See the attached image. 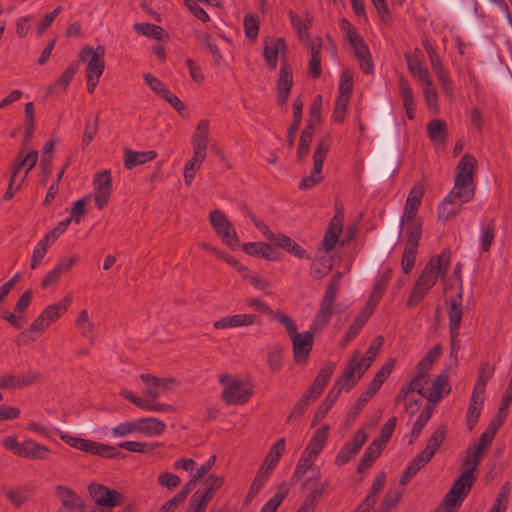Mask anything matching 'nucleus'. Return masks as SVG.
Here are the masks:
<instances>
[{"label": "nucleus", "instance_id": "obj_1", "mask_svg": "<svg viewBox=\"0 0 512 512\" xmlns=\"http://www.w3.org/2000/svg\"><path fill=\"white\" fill-rule=\"evenodd\" d=\"M219 382L224 386L222 400L228 405L245 404L253 394V386L249 382L231 374L220 375Z\"/></svg>", "mask_w": 512, "mask_h": 512}, {"label": "nucleus", "instance_id": "obj_2", "mask_svg": "<svg viewBox=\"0 0 512 512\" xmlns=\"http://www.w3.org/2000/svg\"><path fill=\"white\" fill-rule=\"evenodd\" d=\"M2 444L5 449L11 451L14 455L29 460L45 461L49 459L51 453L49 447L31 438L20 443L15 436H8L2 441Z\"/></svg>", "mask_w": 512, "mask_h": 512}, {"label": "nucleus", "instance_id": "obj_3", "mask_svg": "<svg viewBox=\"0 0 512 512\" xmlns=\"http://www.w3.org/2000/svg\"><path fill=\"white\" fill-rule=\"evenodd\" d=\"M450 265V251L443 250L441 254L431 257L425 265L416 283L430 290L439 277L446 276Z\"/></svg>", "mask_w": 512, "mask_h": 512}, {"label": "nucleus", "instance_id": "obj_4", "mask_svg": "<svg viewBox=\"0 0 512 512\" xmlns=\"http://www.w3.org/2000/svg\"><path fill=\"white\" fill-rule=\"evenodd\" d=\"M331 142L332 140L330 135H325L324 137L318 140L313 153V168L310 171V174L304 177L299 183L300 189H311L322 180V167L326 155L330 149Z\"/></svg>", "mask_w": 512, "mask_h": 512}, {"label": "nucleus", "instance_id": "obj_5", "mask_svg": "<svg viewBox=\"0 0 512 512\" xmlns=\"http://www.w3.org/2000/svg\"><path fill=\"white\" fill-rule=\"evenodd\" d=\"M210 223L222 242L231 249L238 248L240 242L237 233L225 214L220 210L210 213Z\"/></svg>", "mask_w": 512, "mask_h": 512}, {"label": "nucleus", "instance_id": "obj_6", "mask_svg": "<svg viewBox=\"0 0 512 512\" xmlns=\"http://www.w3.org/2000/svg\"><path fill=\"white\" fill-rule=\"evenodd\" d=\"M104 53L103 46H97L95 49L86 46L81 49L79 57L82 61H87L86 77L100 79L105 68Z\"/></svg>", "mask_w": 512, "mask_h": 512}, {"label": "nucleus", "instance_id": "obj_7", "mask_svg": "<svg viewBox=\"0 0 512 512\" xmlns=\"http://www.w3.org/2000/svg\"><path fill=\"white\" fill-rule=\"evenodd\" d=\"M55 495L59 500L57 512H86L83 498L69 487L56 486Z\"/></svg>", "mask_w": 512, "mask_h": 512}, {"label": "nucleus", "instance_id": "obj_8", "mask_svg": "<svg viewBox=\"0 0 512 512\" xmlns=\"http://www.w3.org/2000/svg\"><path fill=\"white\" fill-rule=\"evenodd\" d=\"M88 491L98 506L114 508L121 505L124 501V496L120 492L110 489L103 484L92 483L88 486Z\"/></svg>", "mask_w": 512, "mask_h": 512}, {"label": "nucleus", "instance_id": "obj_9", "mask_svg": "<svg viewBox=\"0 0 512 512\" xmlns=\"http://www.w3.org/2000/svg\"><path fill=\"white\" fill-rule=\"evenodd\" d=\"M448 319L451 343L454 346L459 336V330L463 316V293L462 288L456 296L451 297L448 301Z\"/></svg>", "mask_w": 512, "mask_h": 512}, {"label": "nucleus", "instance_id": "obj_10", "mask_svg": "<svg viewBox=\"0 0 512 512\" xmlns=\"http://www.w3.org/2000/svg\"><path fill=\"white\" fill-rule=\"evenodd\" d=\"M94 200L98 209L102 210L109 202L112 192V179L109 170L94 175Z\"/></svg>", "mask_w": 512, "mask_h": 512}, {"label": "nucleus", "instance_id": "obj_11", "mask_svg": "<svg viewBox=\"0 0 512 512\" xmlns=\"http://www.w3.org/2000/svg\"><path fill=\"white\" fill-rule=\"evenodd\" d=\"M367 441V434L363 429L353 435L352 441L345 443L335 457V464L342 466L356 456Z\"/></svg>", "mask_w": 512, "mask_h": 512}, {"label": "nucleus", "instance_id": "obj_12", "mask_svg": "<svg viewBox=\"0 0 512 512\" xmlns=\"http://www.w3.org/2000/svg\"><path fill=\"white\" fill-rule=\"evenodd\" d=\"M315 331H304L292 336L293 358L296 363H305L313 347V333Z\"/></svg>", "mask_w": 512, "mask_h": 512}, {"label": "nucleus", "instance_id": "obj_13", "mask_svg": "<svg viewBox=\"0 0 512 512\" xmlns=\"http://www.w3.org/2000/svg\"><path fill=\"white\" fill-rule=\"evenodd\" d=\"M344 214L342 211H337L333 218L330 220L327 230L322 239L321 245L325 252L332 251L339 241V237L343 232Z\"/></svg>", "mask_w": 512, "mask_h": 512}, {"label": "nucleus", "instance_id": "obj_14", "mask_svg": "<svg viewBox=\"0 0 512 512\" xmlns=\"http://www.w3.org/2000/svg\"><path fill=\"white\" fill-rule=\"evenodd\" d=\"M354 50V55L359 63V67L364 74H372L374 70L370 50L361 35L349 41Z\"/></svg>", "mask_w": 512, "mask_h": 512}, {"label": "nucleus", "instance_id": "obj_15", "mask_svg": "<svg viewBox=\"0 0 512 512\" xmlns=\"http://www.w3.org/2000/svg\"><path fill=\"white\" fill-rule=\"evenodd\" d=\"M286 50L287 45L284 38L270 37L264 40L263 57L269 69L274 70L277 67L279 54L285 53Z\"/></svg>", "mask_w": 512, "mask_h": 512}, {"label": "nucleus", "instance_id": "obj_16", "mask_svg": "<svg viewBox=\"0 0 512 512\" xmlns=\"http://www.w3.org/2000/svg\"><path fill=\"white\" fill-rule=\"evenodd\" d=\"M450 390L447 376L445 374H440L436 376L432 382L428 381L426 391L424 392V398L429 402L437 403L444 395L448 394Z\"/></svg>", "mask_w": 512, "mask_h": 512}, {"label": "nucleus", "instance_id": "obj_17", "mask_svg": "<svg viewBox=\"0 0 512 512\" xmlns=\"http://www.w3.org/2000/svg\"><path fill=\"white\" fill-rule=\"evenodd\" d=\"M422 197L423 190L421 187L415 186L410 190L405 202L403 215L401 217V226H404L406 222H412L415 220Z\"/></svg>", "mask_w": 512, "mask_h": 512}, {"label": "nucleus", "instance_id": "obj_18", "mask_svg": "<svg viewBox=\"0 0 512 512\" xmlns=\"http://www.w3.org/2000/svg\"><path fill=\"white\" fill-rule=\"evenodd\" d=\"M474 195V182L455 180L452 190L446 196H448V199H453L457 201L460 205H464L472 201Z\"/></svg>", "mask_w": 512, "mask_h": 512}, {"label": "nucleus", "instance_id": "obj_19", "mask_svg": "<svg viewBox=\"0 0 512 512\" xmlns=\"http://www.w3.org/2000/svg\"><path fill=\"white\" fill-rule=\"evenodd\" d=\"M329 435V426L323 425L315 431L308 444L306 445L303 453L311 456L317 460L319 454L325 447Z\"/></svg>", "mask_w": 512, "mask_h": 512}, {"label": "nucleus", "instance_id": "obj_20", "mask_svg": "<svg viewBox=\"0 0 512 512\" xmlns=\"http://www.w3.org/2000/svg\"><path fill=\"white\" fill-rule=\"evenodd\" d=\"M361 365L360 352L356 351L345 368L342 379L337 381V383L343 384V388L345 386L348 389L352 388L364 374V372H360Z\"/></svg>", "mask_w": 512, "mask_h": 512}, {"label": "nucleus", "instance_id": "obj_21", "mask_svg": "<svg viewBox=\"0 0 512 512\" xmlns=\"http://www.w3.org/2000/svg\"><path fill=\"white\" fill-rule=\"evenodd\" d=\"M289 19L293 29L296 31L299 40L304 44L308 45L311 42H314L310 39L309 28L312 25V18L308 13H306L305 17H300L297 13L290 10L289 11Z\"/></svg>", "mask_w": 512, "mask_h": 512}, {"label": "nucleus", "instance_id": "obj_22", "mask_svg": "<svg viewBox=\"0 0 512 512\" xmlns=\"http://www.w3.org/2000/svg\"><path fill=\"white\" fill-rule=\"evenodd\" d=\"M79 63L74 61L63 71L60 77H58L51 85L47 87L48 94H59L66 92L69 84L74 78L75 74L79 70Z\"/></svg>", "mask_w": 512, "mask_h": 512}, {"label": "nucleus", "instance_id": "obj_23", "mask_svg": "<svg viewBox=\"0 0 512 512\" xmlns=\"http://www.w3.org/2000/svg\"><path fill=\"white\" fill-rule=\"evenodd\" d=\"M256 322L257 317L254 314H235L215 321L213 326L215 329H227L250 326Z\"/></svg>", "mask_w": 512, "mask_h": 512}, {"label": "nucleus", "instance_id": "obj_24", "mask_svg": "<svg viewBox=\"0 0 512 512\" xmlns=\"http://www.w3.org/2000/svg\"><path fill=\"white\" fill-rule=\"evenodd\" d=\"M398 90L407 118L413 120L415 118L414 95L410 83L404 76L399 77Z\"/></svg>", "mask_w": 512, "mask_h": 512}, {"label": "nucleus", "instance_id": "obj_25", "mask_svg": "<svg viewBox=\"0 0 512 512\" xmlns=\"http://www.w3.org/2000/svg\"><path fill=\"white\" fill-rule=\"evenodd\" d=\"M477 161L471 154H464L455 169V180L474 182Z\"/></svg>", "mask_w": 512, "mask_h": 512}, {"label": "nucleus", "instance_id": "obj_26", "mask_svg": "<svg viewBox=\"0 0 512 512\" xmlns=\"http://www.w3.org/2000/svg\"><path fill=\"white\" fill-rule=\"evenodd\" d=\"M293 85V76L291 68L283 63L280 68L279 79L277 81L278 102L285 104L288 100L290 90Z\"/></svg>", "mask_w": 512, "mask_h": 512}, {"label": "nucleus", "instance_id": "obj_27", "mask_svg": "<svg viewBox=\"0 0 512 512\" xmlns=\"http://www.w3.org/2000/svg\"><path fill=\"white\" fill-rule=\"evenodd\" d=\"M209 141V122L201 120L196 126V129L191 138L193 152L206 155V150Z\"/></svg>", "mask_w": 512, "mask_h": 512}, {"label": "nucleus", "instance_id": "obj_28", "mask_svg": "<svg viewBox=\"0 0 512 512\" xmlns=\"http://www.w3.org/2000/svg\"><path fill=\"white\" fill-rule=\"evenodd\" d=\"M446 436V426L440 425L431 435L426 445V448L418 455L420 458L424 460V462L428 463L436 451L440 448Z\"/></svg>", "mask_w": 512, "mask_h": 512}, {"label": "nucleus", "instance_id": "obj_29", "mask_svg": "<svg viewBox=\"0 0 512 512\" xmlns=\"http://www.w3.org/2000/svg\"><path fill=\"white\" fill-rule=\"evenodd\" d=\"M427 136L438 147L443 146L448 136V126L441 119H433L427 124Z\"/></svg>", "mask_w": 512, "mask_h": 512}, {"label": "nucleus", "instance_id": "obj_30", "mask_svg": "<svg viewBox=\"0 0 512 512\" xmlns=\"http://www.w3.org/2000/svg\"><path fill=\"white\" fill-rule=\"evenodd\" d=\"M404 57L407 63L408 70L412 74V76L416 80L420 81L421 84H429L430 81L432 80V77L430 76L427 67L423 66L421 60L416 55H412L409 53H406Z\"/></svg>", "mask_w": 512, "mask_h": 512}, {"label": "nucleus", "instance_id": "obj_31", "mask_svg": "<svg viewBox=\"0 0 512 512\" xmlns=\"http://www.w3.org/2000/svg\"><path fill=\"white\" fill-rule=\"evenodd\" d=\"M124 154V165L127 169H133L138 165L153 161L157 157V153L154 150L133 151L132 149L126 148Z\"/></svg>", "mask_w": 512, "mask_h": 512}, {"label": "nucleus", "instance_id": "obj_32", "mask_svg": "<svg viewBox=\"0 0 512 512\" xmlns=\"http://www.w3.org/2000/svg\"><path fill=\"white\" fill-rule=\"evenodd\" d=\"M271 242L298 258L310 259V255L306 250L285 234H275L274 239H272Z\"/></svg>", "mask_w": 512, "mask_h": 512}, {"label": "nucleus", "instance_id": "obj_33", "mask_svg": "<svg viewBox=\"0 0 512 512\" xmlns=\"http://www.w3.org/2000/svg\"><path fill=\"white\" fill-rule=\"evenodd\" d=\"M72 303L71 296L67 295L59 302L54 303L52 305L47 306L42 312L41 315L46 319V321L52 325L55 323L70 307Z\"/></svg>", "mask_w": 512, "mask_h": 512}, {"label": "nucleus", "instance_id": "obj_34", "mask_svg": "<svg viewBox=\"0 0 512 512\" xmlns=\"http://www.w3.org/2000/svg\"><path fill=\"white\" fill-rule=\"evenodd\" d=\"M138 433L145 436H158L161 435L165 429L166 424L153 417L137 419Z\"/></svg>", "mask_w": 512, "mask_h": 512}, {"label": "nucleus", "instance_id": "obj_35", "mask_svg": "<svg viewBox=\"0 0 512 512\" xmlns=\"http://www.w3.org/2000/svg\"><path fill=\"white\" fill-rule=\"evenodd\" d=\"M475 482V476L470 471H463L459 478L454 482L448 492L465 499L469 494L473 484Z\"/></svg>", "mask_w": 512, "mask_h": 512}, {"label": "nucleus", "instance_id": "obj_36", "mask_svg": "<svg viewBox=\"0 0 512 512\" xmlns=\"http://www.w3.org/2000/svg\"><path fill=\"white\" fill-rule=\"evenodd\" d=\"M371 315V311L366 308L363 310L350 324L348 330L346 331L342 341L341 345L345 347L351 340H353L361 331L365 323L367 322L368 318Z\"/></svg>", "mask_w": 512, "mask_h": 512}, {"label": "nucleus", "instance_id": "obj_37", "mask_svg": "<svg viewBox=\"0 0 512 512\" xmlns=\"http://www.w3.org/2000/svg\"><path fill=\"white\" fill-rule=\"evenodd\" d=\"M284 452H285V439L280 438L271 447L261 468H263L266 471L271 473L273 471V469L276 467V465L278 464V462Z\"/></svg>", "mask_w": 512, "mask_h": 512}, {"label": "nucleus", "instance_id": "obj_38", "mask_svg": "<svg viewBox=\"0 0 512 512\" xmlns=\"http://www.w3.org/2000/svg\"><path fill=\"white\" fill-rule=\"evenodd\" d=\"M307 46L310 47L311 50V56L309 59V73L310 75L316 79L321 76V49H322V43L320 40L314 41L309 43Z\"/></svg>", "mask_w": 512, "mask_h": 512}, {"label": "nucleus", "instance_id": "obj_39", "mask_svg": "<svg viewBox=\"0 0 512 512\" xmlns=\"http://www.w3.org/2000/svg\"><path fill=\"white\" fill-rule=\"evenodd\" d=\"M496 222L491 219L487 224L480 227L479 246L481 252H488L495 238Z\"/></svg>", "mask_w": 512, "mask_h": 512}, {"label": "nucleus", "instance_id": "obj_40", "mask_svg": "<svg viewBox=\"0 0 512 512\" xmlns=\"http://www.w3.org/2000/svg\"><path fill=\"white\" fill-rule=\"evenodd\" d=\"M383 448L380 447L378 442H372L365 450L364 454L362 455L358 466L357 471L359 473L364 472L367 470L377 459V457L381 454Z\"/></svg>", "mask_w": 512, "mask_h": 512}, {"label": "nucleus", "instance_id": "obj_41", "mask_svg": "<svg viewBox=\"0 0 512 512\" xmlns=\"http://www.w3.org/2000/svg\"><path fill=\"white\" fill-rule=\"evenodd\" d=\"M333 305L331 302L321 301L320 309L311 324V330H321L329 322L333 314Z\"/></svg>", "mask_w": 512, "mask_h": 512}, {"label": "nucleus", "instance_id": "obj_42", "mask_svg": "<svg viewBox=\"0 0 512 512\" xmlns=\"http://www.w3.org/2000/svg\"><path fill=\"white\" fill-rule=\"evenodd\" d=\"M37 161H38V152L31 151L26 156H24L23 159L19 163H17L13 167V172H17V176H19L20 170L22 168L25 169L23 175L19 177V183L17 184L16 189H19L21 187V185L24 182V180L26 179L29 171L36 165Z\"/></svg>", "mask_w": 512, "mask_h": 512}, {"label": "nucleus", "instance_id": "obj_43", "mask_svg": "<svg viewBox=\"0 0 512 512\" xmlns=\"http://www.w3.org/2000/svg\"><path fill=\"white\" fill-rule=\"evenodd\" d=\"M461 206L457 201L448 199L446 196L438 206V219L448 221L461 212Z\"/></svg>", "mask_w": 512, "mask_h": 512}, {"label": "nucleus", "instance_id": "obj_44", "mask_svg": "<svg viewBox=\"0 0 512 512\" xmlns=\"http://www.w3.org/2000/svg\"><path fill=\"white\" fill-rule=\"evenodd\" d=\"M328 487V482H324L319 488L312 490L304 499L296 512H313L322 494Z\"/></svg>", "mask_w": 512, "mask_h": 512}, {"label": "nucleus", "instance_id": "obj_45", "mask_svg": "<svg viewBox=\"0 0 512 512\" xmlns=\"http://www.w3.org/2000/svg\"><path fill=\"white\" fill-rule=\"evenodd\" d=\"M242 250L252 256H261L264 259L272 260L274 256L271 247L264 242H247L243 244Z\"/></svg>", "mask_w": 512, "mask_h": 512}, {"label": "nucleus", "instance_id": "obj_46", "mask_svg": "<svg viewBox=\"0 0 512 512\" xmlns=\"http://www.w3.org/2000/svg\"><path fill=\"white\" fill-rule=\"evenodd\" d=\"M75 325L83 337L90 340L94 338L95 326L94 323L89 320L87 310H81L79 312V315L75 321Z\"/></svg>", "mask_w": 512, "mask_h": 512}, {"label": "nucleus", "instance_id": "obj_47", "mask_svg": "<svg viewBox=\"0 0 512 512\" xmlns=\"http://www.w3.org/2000/svg\"><path fill=\"white\" fill-rule=\"evenodd\" d=\"M223 483V477L216 474H210L205 479L202 487L197 490L212 500L215 496V493L222 487Z\"/></svg>", "mask_w": 512, "mask_h": 512}, {"label": "nucleus", "instance_id": "obj_48", "mask_svg": "<svg viewBox=\"0 0 512 512\" xmlns=\"http://www.w3.org/2000/svg\"><path fill=\"white\" fill-rule=\"evenodd\" d=\"M315 462H316L315 458H313L311 456H307L306 454H304L302 452V455L299 458L297 465L293 471V474L291 477L292 482L296 483L299 480H301L305 476L307 471L312 468V466L314 465Z\"/></svg>", "mask_w": 512, "mask_h": 512}, {"label": "nucleus", "instance_id": "obj_49", "mask_svg": "<svg viewBox=\"0 0 512 512\" xmlns=\"http://www.w3.org/2000/svg\"><path fill=\"white\" fill-rule=\"evenodd\" d=\"M428 375V372L422 371L420 368L416 367V374L407 385L408 389L411 392H417L421 397L424 398V392L426 391V386L428 385Z\"/></svg>", "mask_w": 512, "mask_h": 512}, {"label": "nucleus", "instance_id": "obj_50", "mask_svg": "<svg viewBox=\"0 0 512 512\" xmlns=\"http://www.w3.org/2000/svg\"><path fill=\"white\" fill-rule=\"evenodd\" d=\"M60 439L63 442H65L67 445L71 446L72 448L92 454L93 447H94L93 445H94L95 441L88 440V439H82V438L71 436L68 434H61Z\"/></svg>", "mask_w": 512, "mask_h": 512}, {"label": "nucleus", "instance_id": "obj_51", "mask_svg": "<svg viewBox=\"0 0 512 512\" xmlns=\"http://www.w3.org/2000/svg\"><path fill=\"white\" fill-rule=\"evenodd\" d=\"M402 228L406 230L408 235L406 245L411 244L412 246L418 247L422 235L421 223L413 220L412 222H406Z\"/></svg>", "mask_w": 512, "mask_h": 512}, {"label": "nucleus", "instance_id": "obj_52", "mask_svg": "<svg viewBox=\"0 0 512 512\" xmlns=\"http://www.w3.org/2000/svg\"><path fill=\"white\" fill-rule=\"evenodd\" d=\"M422 90L428 109L432 112H437L439 110V102L438 94L434 87L433 80H431L429 84H422Z\"/></svg>", "mask_w": 512, "mask_h": 512}, {"label": "nucleus", "instance_id": "obj_53", "mask_svg": "<svg viewBox=\"0 0 512 512\" xmlns=\"http://www.w3.org/2000/svg\"><path fill=\"white\" fill-rule=\"evenodd\" d=\"M382 338L378 337L376 338L369 346L368 350L365 353V356L360 355V372H365L372 364L376 354L378 353V350L381 346Z\"/></svg>", "mask_w": 512, "mask_h": 512}, {"label": "nucleus", "instance_id": "obj_54", "mask_svg": "<svg viewBox=\"0 0 512 512\" xmlns=\"http://www.w3.org/2000/svg\"><path fill=\"white\" fill-rule=\"evenodd\" d=\"M417 252L418 247L412 246L411 244L405 245L401 259V268L403 273L408 274L413 269Z\"/></svg>", "mask_w": 512, "mask_h": 512}, {"label": "nucleus", "instance_id": "obj_55", "mask_svg": "<svg viewBox=\"0 0 512 512\" xmlns=\"http://www.w3.org/2000/svg\"><path fill=\"white\" fill-rule=\"evenodd\" d=\"M270 474V472L266 471L263 468L259 469L248 490L247 499H253L259 493V491L262 489V487L269 479Z\"/></svg>", "mask_w": 512, "mask_h": 512}, {"label": "nucleus", "instance_id": "obj_56", "mask_svg": "<svg viewBox=\"0 0 512 512\" xmlns=\"http://www.w3.org/2000/svg\"><path fill=\"white\" fill-rule=\"evenodd\" d=\"M52 244L47 241V239L42 238L34 247L32 256H31V268L36 269L40 264L43 258L45 257L49 247Z\"/></svg>", "mask_w": 512, "mask_h": 512}, {"label": "nucleus", "instance_id": "obj_57", "mask_svg": "<svg viewBox=\"0 0 512 512\" xmlns=\"http://www.w3.org/2000/svg\"><path fill=\"white\" fill-rule=\"evenodd\" d=\"M271 316L285 328L290 338L298 333L294 320L283 311H275Z\"/></svg>", "mask_w": 512, "mask_h": 512}, {"label": "nucleus", "instance_id": "obj_58", "mask_svg": "<svg viewBox=\"0 0 512 512\" xmlns=\"http://www.w3.org/2000/svg\"><path fill=\"white\" fill-rule=\"evenodd\" d=\"M441 346L435 345L431 350L428 351V353L419 361L417 364V368H420L422 371H426L429 373L431 370L434 362L440 357L441 355Z\"/></svg>", "mask_w": 512, "mask_h": 512}, {"label": "nucleus", "instance_id": "obj_59", "mask_svg": "<svg viewBox=\"0 0 512 512\" xmlns=\"http://www.w3.org/2000/svg\"><path fill=\"white\" fill-rule=\"evenodd\" d=\"M140 379L145 384L144 394L156 399L160 396L158 387V378L151 374H141Z\"/></svg>", "mask_w": 512, "mask_h": 512}, {"label": "nucleus", "instance_id": "obj_60", "mask_svg": "<svg viewBox=\"0 0 512 512\" xmlns=\"http://www.w3.org/2000/svg\"><path fill=\"white\" fill-rule=\"evenodd\" d=\"M482 454H483V451L481 450V448L474 447L473 449L468 450L466 458L463 462V466L465 468L464 471L471 470V473L474 474V471L477 469V467L481 461Z\"/></svg>", "mask_w": 512, "mask_h": 512}, {"label": "nucleus", "instance_id": "obj_61", "mask_svg": "<svg viewBox=\"0 0 512 512\" xmlns=\"http://www.w3.org/2000/svg\"><path fill=\"white\" fill-rule=\"evenodd\" d=\"M430 418L431 411L429 408H425L420 412L411 430L412 439L410 440V443L419 437L423 428L426 426Z\"/></svg>", "mask_w": 512, "mask_h": 512}, {"label": "nucleus", "instance_id": "obj_62", "mask_svg": "<svg viewBox=\"0 0 512 512\" xmlns=\"http://www.w3.org/2000/svg\"><path fill=\"white\" fill-rule=\"evenodd\" d=\"M134 30L142 35L153 37L160 40L163 29L160 26L151 23H135Z\"/></svg>", "mask_w": 512, "mask_h": 512}, {"label": "nucleus", "instance_id": "obj_63", "mask_svg": "<svg viewBox=\"0 0 512 512\" xmlns=\"http://www.w3.org/2000/svg\"><path fill=\"white\" fill-rule=\"evenodd\" d=\"M427 463L424 462V460L422 458H420L419 456H417L416 458H414L409 466L406 468V470L403 472L401 478H400V484L401 485H406L410 479L417 474V472L423 467L425 466Z\"/></svg>", "mask_w": 512, "mask_h": 512}, {"label": "nucleus", "instance_id": "obj_64", "mask_svg": "<svg viewBox=\"0 0 512 512\" xmlns=\"http://www.w3.org/2000/svg\"><path fill=\"white\" fill-rule=\"evenodd\" d=\"M211 499L196 490L191 496L189 508L191 512H205Z\"/></svg>", "mask_w": 512, "mask_h": 512}]
</instances>
